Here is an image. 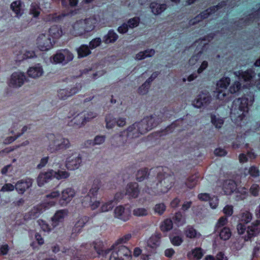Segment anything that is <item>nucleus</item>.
<instances>
[{
  "label": "nucleus",
  "instance_id": "f257e3e1",
  "mask_svg": "<svg viewBox=\"0 0 260 260\" xmlns=\"http://www.w3.org/2000/svg\"><path fill=\"white\" fill-rule=\"evenodd\" d=\"M169 118L168 111H162L144 118L128 126L125 129L114 135L112 142L116 146H123L132 142L133 139L144 135L158 124Z\"/></svg>",
  "mask_w": 260,
  "mask_h": 260
},
{
  "label": "nucleus",
  "instance_id": "f03ea898",
  "mask_svg": "<svg viewBox=\"0 0 260 260\" xmlns=\"http://www.w3.org/2000/svg\"><path fill=\"white\" fill-rule=\"evenodd\" d=\"M151 176L146 183L145 191L151 195L165 193L173 186L175 178L166 168L157 167L150 170Z\"/></svg>",
  "mask_w": 260,
  "mask_h": 260
},
{
  "label": "nucleus",
  "instance_id": "7ed1b4c3",
  "mask_svg": "<svg viewBox=\"0 0 260 260\" xmlns=\"http://www.w3.org/2000/svg\"><path fill=\"white\" fill-rule=\"evenodd\" d=\"M96 22L97 20L94 17L77 21L72 25L71 33L75 36L85 37L94 29Z\"/></svg>",
  "mask_w": 260,
  "mask_h": 260
},
{
  "label": "nucleus",
  "instance_id": "20e7f679",
  "mask_svg": "<svg viewBox=\"0 0 260 260\" xmlns=\"http://www.w3.org/2000/svg\"><path fill=\"white\" fill-rule=\"evenodd\" d=\"M47 138L49 140L47 149L51 153H56L61 150H64L71 146L69 140L60 135L49 134L47 135Z\"/></svg>",
  "mask_w": 260,
  "mask_h": 260
},
{
  "label": "nucleus",
  "instance_id": "39448f33",
  "mask_svg": "<svg viewBox=\"0 0 260 260\" xmlns=\"http://www.w3.org/2000/svg\"><path fill=\"white\" fill-rule=\"evenodd\" d=\"M248 100L245 97L238 98L234 101L231 109L232 119L237 121L241 120L248 111Z\"/></svg>",
  "mask_w": 260,
  "mask_h": 260
},
{
  "label": "nucleus",
  "instance_id": "423d86ee",
  "mask_svg": "<svg viewBox=\"0 0 260 260\" xmlns=\"http://www.w3.org/2000/svg\"><path fill=\"white\" fill-rule=\"evenodd\" d=\"M73 54L68 49H61L57 51L50 58V60L54 63H60L65 65L71 61L74 58Z\"/></svg>",
  "mask_w": 260,
  "mask_h": 260
},
{
  "label": "nucleus",
  "instance_id": "0eeeda50",
  "mask_svg": "<svg viewBox=\"0 0 260 260\" xmlns=\"http://www.w3.org/2000/svg\"><path fill=\"white\" fill-rule=\"evenodd\" d=\"M25 79V76L23 73L16 72L10 76L7 83L10 88L16 89L20 87L24 83Z\"/></svg>",
  "mask_w": 260,
  "mask_h": 260
},
{
  "label": "nucleus",
  "instance_id": "6e6552de",
  "mask_svg": "<svg viewBox=\"0 0 260 260\" xmlns=\"http://www.w3.org/2000/svg\"><path fill=\"white\" fill-rule=\"evenodd\" d=\"M211 100V96L208 92L202 91L193 101L192 105L196 108H201L210 104Z\"/></svg>",
  "mask_w": 260,
  "mask_h": 260
},
{
  "label": "nucleus",
  "instance_id": "1a4fd4ad",
  "mask_svg": "<svg viewBox=\"0 0 260 260\" xmlns=\"http://www.w3.org/2000/svg\"><path fill=\"white\" fill-rule=\"evenodd\" d=\"M37 47L41 51H47L53 46L51 39L48 35L40 34L36 40Z\"/></svg>",
  "mask_w": 260,
  "mask_h": 260
},
{
  "label": "nucleus",
  "instance_id": "9d476101",
  "mask_svg": "<svg viewBox=\"0 0 260 260\" xmlns=\"http://www.w3.org/2000/svg\"><path fill=\"white\" fill-rule=\"evenodd\" d=\"M260 233V220H256L249 225L246 230L243 238L245 241H251Z\"/></svg>",
  "mask_w": 260,
  "mask_h": 260
},
{
  "label": "nucleus",
  "instance_id": "9b49d317",
  "mask_svg": "<svg viewBox=\"0 0 260 260\" xmlns=\"http://www.w3.org/2000/svg\"><path fill=\"white\" fill-rule=\"evenodd\" d=\"M82 163V156L79 153H73L67 158L66 166L70 170H74L78 169Z\"/></svg>",
  "mask_w": 260,
  "mask_h": 260
},
{
  "label": "nucleus",
  "instance_id": "f8f14e48",
  "mask_svg": "<svg viewBox=\"0 0 260 260\" xmlns=\"http://www.w3.org/2000/svg\"><path fill=\"white\" fill-rule=\"evenodd\" d=\"M76 194L74 189L68 187L64 189L61 193V197L59 200V204L61 206L67 205L73 199Z\"/></svg>",
  "mask_w": 260,
  "mask_h": 260
},
{
  "label": "nucleus",
  "instance_id": "ddd939ff",
  "mask_svg": "<svg viewBox=\"0 0 260 260\" xmlns=\"http://www.w3.org/2000/svg\"><path fill=\"white\" fill-rule=\"evenodd\" d=\"M60 196V192L58 190H53L46 196V199L43 204L44 208H49L55 206L56 200Z\"/></svg>",
  "mask_w": 260,
  "mask_h": 260
},
{
  "label": "nucleus",
  "instance_id": "4468645a",
  "mask_svg": "<svg viewBox=\"0 0 260 260\" xmlns=\"http://www.w3.org/2000/svg\"><path fill=\"white\" fill-rule=\"evenodd\" d=\"M115 217L126 221L129 219L131 212L128 208H125L122 206L117 207L114 210Z\"/></svg>",
  "mask_w": 260,
  "mask_h": 260
},
{
  "label": "nucleus",
  "instance_id": "2eb2a0df",
  "mask_svg": "<svg viewBox=\"0 0 260 260\" xmlns=\"http://www.w3.org/2000/svg\"><path fill=\"white\" fill-rule=\"evenodd\" d=\"M27 74L29 77L33 79H37L41 77L44 74L42 66L38 63L29 68Z\"/></svg>",
  "mask_w": 260,
  "mask_h": 260
},
{
  "label": "nucleus",
  "instance_id": "dca6fc26",
  "mask_svg": "<svg viewBox=\"0 0 260 260\" xmlns=\"http://www.w3.org/2000/svg\"><path fill=\"white\" fill-rule=\"evenodd\" d=\"M96 198L88 195L85 196L82 201V205L85 207H89L92 210L97 209L100 203L96 200Z\"/></svg>",
  "mask_w": 260,
  "mask_h": 260
},
{
  "label": "nucleus",
  "instance_id": "f3484780",
  "mask_svg": "<svg viewBox=\"0 0 260 260\" xmlns=\"http://www.w3.org/2000/svg\"><path fill=\"white\" fill-rule=\"evenodd\" d=\"M54 171L49 170L46 172H41L37 178V183L39 186H43L53 177Z\"/></svg>",
  "mask_w": 260,
  "mask_h": 260
},
{
  "label": "nucleus",
  "instance_id": "a211bd4d",
  "mask_svg": "<svg viewBox=\"0 0 260 260\" xmlns=\"http://www.w3.org/2000/svg\"><path fill=\"white\" fill-rule=\"evenodd\" d=\"M68 211L66 209L57 211L51 218L52 225L53 228L57 226L59 223L63 221L64 217L67 216Z\"/></svg>",
  "mask_w": 260,
  "mask_h": 260
},
{
  "label": "nucleus",
  "instance_id": "6ab92c4d",
  "mask_svg": "<svg viewBox=\"0 0 260 260\" xmlns=\"http://www.w3.org/2000/svg\"><path fill=\"white\" fill-rule=\"evenodd\" d=\"M33 182L32 179L27 178L25 180H20L15 184V188L19 193L22 194L31 185Z\"/></svg>",
  "mask_w": 260,
  "mask_h": 260
},
{
  "label": "nucleus",
  "instance_id": "aec40b11",
  "mask_svg": "<svg viewBox=\"0 0 260 260\" xmlns=\"http://www.w3.org/2000/svg\"><path fill=\"white\" fill-rule=\"evenodd\" d=\"M43 204L40 206L35 207L29 212L24 215V220H29L38 218L40 214L43 212Z\"/></svg>",
  "mask_w": 260,
  "mask_h": 260
},
{
  "label": "nucleus",
  "instance_id": "412c9836",
  "mask_svg": "<svg viewBox=\"0 0 260 260\" xmlns=\"http://www.w3.org/2000/svg\"><path fill=\"white\" fill-rule=\"evenodd\" d=\"M234 74L239 78L243 79L244 81H249L253 78L255 75L254 72L251 69L247 70L246 71H239L234 72Z\"/></svg>",
  "mask_w": 260,
  "mask_h": 260
},
{
  "label": "nucleus",
  "instance_id": "4be33fe9",
  "mask_svg": "<svg viewBox=\"0 0 260 260\" xmlns=\"http://www.w3.org/2000/svg\"><path fill=\"white\" fill-rule=\"evenodd\" d=\"M253 21H255L257 23V24L260 23V8L256 11H255L254 13L250 14L249 17L245 20L243 19H241L239 23H243V24L240 26L242 27V26L248 24Z\"/></svg>",
  "mask_w": 260,
  "mask_h": 260
},
{
  "label": "nucleus",
  "instance_id": "5701e85b",
  "mask_svg": "<svg viewBox=\"0 0 260 260\" xmlns=\"http://www.w3.org/2000/svg\"><path fill=\"white\" fill-rule=\"evenodd\" d=\"M170 239L172 244L175 246H179L183 240L181 232L179 230H174L170 235Z\"/></svg>",
  "mask_w": 260,
  "mask_h": 260
},
{
  "label": "nucleus",
  "instance_id": "b1692460",
  "mask_svg": "<svg viewBox=\"0 0 260 260\" xmlns=\"http://www.w3.org/2000/svg\"><path fill=\"white\" fill-rule=\"evenodd\" d=\"M94 249L99 255H106L109 253L110 249L106 248L103 242L98 241L92 243Z\"/></svg>",
  "mask_w": 260,
  "mask_h": 260
},
{
  "label": "nucleus",
  "instance_id": "393cba45",
  "mask_svg": "<svg viewBox=\"0 0 260 260\" xmlns=\"http://www.w3.org/2000/svg\"><path fill=\"white\" fill-rule=\"evenodd\" d=\"M126 194L130 197L136 198L139 194L138 184L137 183H129L126 187Z\"/></svg>",
  "mask_w": 260,
  "mask_h": 260
},
{
  "label": "nucleus",
  "instance_id": "a878e982",
  "mask_svg": "<svg viewBox=\"0 0 260 260\" xmlns=\"http://www.w3.org/2000/svg\"><path fill=\"white\" fill-rule=\"evenodd\" d=\"M112 253L117 254L116 255L118 257L122 258V257H129L131 255V251L128 248L125 246L121 245L112 252Z\"/></svg>",
  "mask_w": 260,
  "mask_h": 260
},
{
  "label": "nucleus",
  "instance_id": "bb28decb",
  "mask_svg": "<svg viewBox=\"0 0 260 260\" xmlns=\"http://www.w3.org/2000/svg\"><path fill=\"white\" fill-rule=\"evenodd\" d=\"M11 8L18 17L21 16L23 13L22 4L20 1L13 2L11 5Z\"/></svg>",
  "mask_w": 260,
  "mask_h": 260
},
{
  "label": "nucleus",
  "instance_id": "cd10ccee",
  "mask_svg": "<svg viewBox=\"0 0 260 260\" xmlns=\"http://www.w3.org/2000/svg\"><path fill=\"white\" fill-rule=\"evenodd\" d=\"M117 34L112 29L110 30L108 34L105 35L103 41L105 44L113 43L118 39Z\"/></svg>",
  "mask_w": 260,
  "mask_h": 260
},
{
  "label": "nucleus",
  "instance_id": "c85d7f7f",
  "mask_svg": "<svg viewBox=\"0 0 260 260\" xmlns=\"http://www.w3.org/2000/svg\"><path fill=\"white\" fill-rule=\"evenodd\" d=\"M203 250L200 247H196L188 253L189 258L194 260H199L203 256Z\"/></svg>",
  "mask_w": 260,
  "mask_h": 260
},
{
  "label": "nucleus",
  "instance_id": "c756f323",
  "mask_svg": "<svg viewBox=\"0 0 260 260\" xmlns=\"http://www.w3.org/2000/svg\"><path fill=\"white\" fill-rule=\"evenodd\" d=\"M85 124L82 113L78 114L71 121V125L77 128H80Z\"/></svg>",
  "mask_w": 260,
  "mask_h": 260
},
{
  "label": "nucleus",
  "instance_id": "7c9ffc66",
  "mask_svg": "<svg viewBox=\"0 0 260 260\" xmlns=\"http://www.w3.org/2000/svg\"><path fill=\"white\" fill-rule=\"evenodd\" d=\"M150 8L152 12L154 15H159L166 9L167 5L165 4H160L156 3H152L150 4Z\"/></svg>",
  "mask_w": 260,
  "mask_h": 260
},
{
  "label": "nucleus",
  "instance_id": "2f4dec72",
  "mask_svg": "<svg viewBox=\"0 0 260 260\" xmlns=\"http://www.w3.org/2000/svg\"><path fill=\"white\" fill-rule=\"evenodd\" d=\"M49 35L54 39H58L63 35L61 27L58 25L52 26L49 30Z\"/></svg>",
  "mask_w": 260,
  "mask_h": 260
},
{
  "label": "nucleus",
  "instance_id": "473e14b6",
  "mask_svg": "<svg viewBox=\"0 0 260 260\" xmlns=\"http://www.w3.org/2000/svg\"><path fill=\"white\" fill-rule=\"evenodd\" d=\"M101 182L99 180H94L87 195L90 196L91 197H96L99 190L101 187Z\"/></svg>",
  "mask_w": 260,
  "mask_h": 260
},
{
  "label": "nucleus",
  "instance_id": "72a5a7b5",
  "mask_svg": "<svg viewBox=\"0 0 260 260\" xmlns=\"http://www.w3.org/2000/svg\"><path fill=\"white\" fill-rule=\"evenodd\" d=\"M184 232L186 237L190 239L199 238L201 236V234L191 226H187Z\"/></svg>",
  "mask_w": 260,
  "mask_h": 260
},
{
  "label": "nucleus",
  "instance_id": "f704fd0d",
  "mask_svg": "<svg viewBox=\"0 0 260 260\" xmlns=\"http://www.w3.org/2000/svg\"><path fill=\"white\" fill-rule=\"evenodd\" d=\"M89 46L86 45H82L77 49L78 56L79 58L84 57L91 53Z\"/></svg>",
  "mask_w": 260,
  "mask_h": 260
},
{
  "label": "nucleus",
  "instance_id": "c9c22d12",
  "mask_svg": "<svg viewBox=\"0 0 260 260\" xmlns=\"http://www.w3.org/2000/svg\"><path fill=\"white\" fill-rule=\"evenodd\" d=\"M237 185L235 182L233 180H226L224 183V188L225 191L229 193L233 192L236 190Z\"/></svg>",
  "mask_w": 260,
  "mask_h": 260
},
{
  "label": "nucleus",
  "instance_id": "e433bc0d",
  "mask_svg": "<svg viewBox=\"0 0 260 260\" xmlns=\"http://www.w3.org/2000/svg\"><path fill=\"white\" fill-rule=\"evenodd\" d=\"M160 230L163 232L170 231L173 228V222L171 219L167 218L164 220L160 226Z\"/></svg>",
  "mask_w": 260,
  "mask_h": 260
},
{
  "label": "nucleus",
  "instance_id": "4c0bfd02",
  "mask_svg": "<svg viewBox=\"0 0 260 260\" xmlns=\"http://www.w3.org/2000/svg\"><path fill=\"white\" fill-rule=\"evenodd\" d=\"M116 118L111 114H108L105 117L106 127L108 129H111L116 125Z\"/></svg>",
  "mask_w": 260,
  "mask_h": 260
},
{
  "label": "nucleus",
  "instance_id": "58836bf2",
  "mask_svg": "<svg viewBox=\"0 0 260 260\" xmlns=\"http://www.w3.org/2000/svg\"><path fill=\"white\" fill-rule=\"evenodd\" d=\"M211 120L212 123L218 128H221L224 123L223 119L218 115L213 114L211 115Z\"/></svg>",
  "mask_w": 260,
  "mask_h": 260
},
{
  "label": "nucleus",
  "instance_id": "ea45409f",
  "mask_svg": "<svg viewBox=\"0 0 260 260\" xmlns=\"http://www.w3.org/2000/svg\"><path fill=\"white\" fill-rule=\"evenodd\" d=\"M220 239L223 240H228L231 236V232L230 229L228 227H224L222 229L218 230Z\"/></svg>",
  "mask_w": 260,
  "mask_h": 260
},
{
  "label": "nucleus",
  "instance_id": "a19ab883",
  "mask_svg": "<svg viewBox=\"0 0 260 260\" xmlns=\"http://www.w3.org/2000/svg\"><path fill=\"white\" fill-rule=\"evenodd\" d=\"M160 234H156L152 236L148 241V244L151 247H154L158 246L159 244Z\"/></svg>",
  "mask_w": 260,
  "mask_h": 260
},
{
  "label": "nucleus",
  "instance_id": "79ce46f5",
  "mask_svg": "<svg viewBox=\"0 0 260 260\" xmlns=\"http://www.w3.org/2000/svg\"><path fill=\"white\" fill-rule=\"evenodd\" d=\"M105 141V137L104 136H96L93 140H88L87 143L92 146L96 145H101Z\"/></svg>",
  "mask_w": 260,
  "mask_h": 260
},
{
  "label": "nucleus",
  "instance_id": "37998d69",
  "mask_svg": "<svg viewBox=\"0 0 260 260\" xmlns=\"http://www.w3.org/2000/svg\"><path fill=\"white\" fill-rule=\"evenodd\" d=\"M218 7H219V6H218V5L213 6V7H211V8L206 10L205 11H203L199 15L200 16H202V20L203 19L207 18L209 17V16H210L212 14L215 13L216 12V11H217L218 10Z\"/></svg>",
  "mask_w": 260,
  "mask_h": 260
},
{
  "label": "nucleus",
  "instance_id": "c03bdc74",
  "mask_svg": "<svg viewBox=\"0 0 260 260\" xmlns=\"http://www.w3.org/2000/svg\"><path fill=\"white\" fill-rule=\"evenodd\" d=\"M198 176L193 175L189 177L185 182L186 186L189 188H192L197 183Z\"/></svg>",
  "mask_w": 260,
  "mask_h": 260
},
{
  "label": "nucleus",
  "instance_id": "a18cd8bd",
  "mask_svg": "<svg viewBox=\"0 0 260 260\" xmlns=\"http://www.w3.org/2000/svg\"><path fill=\"white\" fill-rule=\"evenodd\" d=\"M88 217L87 216H82L79 218L78 221L76 222L75 228L79 231L83 228L86 223L88 221Z\"/></svg>",
  "mask_w": 260,
  "mask_h": 260
},
{
  "label": "nucleus",
  "instance_id": "49530a36",
  "mask_svg": "<svg viewBox=\"0 0 260 260\" xmlns=\"http://www.w3.org/2000/svg\"><path fill=\"white\" fill-rule=\"evenodd\" d=\"M140 22V18L139 17H134L129 19L127 22V25L129 28L133 29L137 27Z\"/></svg>",
  "mask_w": 260,
  "mask_h": 260
},
{
  "label": "nucleus",
  "instance_id": "de8ad7c7",
  "mask_svg": "<svg viewBox=\"0 0 260 260\" xmlns=\"http://www.w3.org/2000/svg\"><path fill=\"white\" fill-rule=\"evenodd\" d=\"M35 57H36V55L34 51L26 50L24 51L22 56L21 57L18 56L17 58L19 61H22Z\"/></svg>",
  "mask_w": 260,
  "mask_h": 260
},
{
  "label": "nucleus",
  "instance_id": "09e8293b",
  "mask_svg": "<svg viewBox=\"0 0 260 260\" xmlns=\"http://www.w3.org/2000/svg\"><path fill=\"white\" fill-rule=\"evenodd\" d=\"M53 177L58 180L66 179L70 176V173L66 171L59 170L57 172L54 171Z\"/></svg>",
  "mask_w": 260,
  "mask_h": 260
},
{
  "label": "nucleus",
  "instance_id": "8fccbe9b",
  "mask_svg": "<svg viewBox=\"0 0 260 260\" xmlns=\"http://www.w3.org/2000/svg\"><path fill=\"white\" fill-rule=\"evenodd\" d=\"M231 79L229 77H224L220 79L217 83L218 88L225 89L229 85Z\"/></svg>",
  "mask_w": 260,
  "mask_h": 260
},
{
  "label": "nucleus",
  "instance_id": "3c124183",
  "mask_svg": "<svg viewBox=\"0 0 260 260\" xmlns=\"http://www.w3.org/2000/svg\"><path fill=\"white\" fill-rule=\"evenodd\" d=\"M148 175V170L146 168L138 171L136 174V179L138 181H142L146 178Z\"/></svg>",
  "mask_w": 260,
  "mask_h": 260
},
{
  "label": "nucleus",
  "instance_id": "603ef678",
  "mask_svg": "<svg viewBox=\"0 0 260 260\" xmlns=\"http://www.w3.org/2000/svg\"><path fill=\"white\" fill-rule=\"evenodd\" d=\"M132 238V234L130 233L126 234L121 237L119 238L115 242V245L122 244L127 243Z\"/></svg>",
  "mask_w": 260,
  "mask_h": 260
},
{
  "label": "nucleus",
  "instance_id": "864d4df0",
  "mask_svg": "<svg viewBox=\"0 0 260 260\" xmlns=\"http://www.w3.org/2000/svg\"><path fill=\"white\" fill-rule=\"evenodd\" d=\"M133 213L135 216L138 217L145 216L148 214L147 209L144 208H136L133 210Z\"/></svg>",
  "mask_w": 260,
  "mask_h": 260
},
{
  "label": "nucleus",
  "instance_id": "5fc2aeb1",
  "mask_svg": "<svg viewBox=\"0 0 260 260\" xmlns=\"http://www.w3.org/2000/svg\"><path fill=\"white\" fill-rule=\"evenodd\" d=\"M82 115L86 123L92 119L95 118L98 116L97 113L92 111H88L85 113H83Z\"/></svg>",
  "mask_w": 260,
  "mask_h": 260
},
{
  "label": "nucleus",
  "instance_id": "6e6d98bb",
  "mask_svg": "<svg viewBox=\"0 0 260 260\" xmlns=\"http://www.w3.org/2000/svg\"><path fill=\"white\" fill-rule=\"evenodd\" d=\"M153 209L155 213L161 215L166 211V206L164 203H158L155 205Z\"/></svg>",
  "mask_w": 260,
  "mask_h": 260
},
{
  "label": "nucleus",
  "instance_id": "4d7b16f0",
  "mask_svg": "<svg viewBox=\"0 0 260 260\" xmlns=\"http://www.w3.org/2000/svg\"><path fill=\"white\" fill-rule=\"evenodd\" d=\"M114 207L113 201H110L103 204L101 207V211L102 212H108L112 209Z\"/></svg>",
  "mask_w": 260,
  "mask_h": 260
},
{
  "label": "nucleus",
  "instance_id": "13d9d810",
  "mask_svg": "<svg viewBox=\"0 0 260 260\" xmlns=\"http://www.w3.org/2000/svg\"><path fill=\"white\" fill-rule=\"evenodd\" d=\"M228 222L227 218L225 216L221 217L217 221L215 229V232H218L220 228L226 224Z\"/></svg>",
  "mask_w": 260,
  "mask_h": 260
},
{
  "label": "nucleus",
  "instance_id": "bf43d9fd",
  "mask_svg": "<svg viewBox=\"0 0 260 260\" xmlns=\"http://www.w3.org/2000/svg\"><path fill=\"white\" fill-rule=\"evenodd\" d=\"M174 219L175 221L179 225H182L185 222V218L180 212L176 213Z\"/></svg>",
  "mask_w": 260,
  "mask_h": 260
},
{
  "label": "nucleus",
  "instance_id": "052dcab7",
  "mask_svg": "<svg viewBox=\"0 0 260 260\" xmlns=\"http://www.w3.org/2000/svg\"><path fill=\"white\" fill-rule=\"evenodd\" d=\"M58 96L61 100H65L71 96L69 90L66 89H61L58 91Z\"/></svg>",
  "mask_w": 260,
  "mask_h": 260
},
{
  "label": "nucleus",
  "instance_id": "680f3d73",
  "mask_svg": "<svg viewBox=\"0 0 260 260\" xmlns=\"http://www.w3.org/2000/svg\"><path fill=\"white\" fill-rule=\"evenodd\" d=\"M252 219V214L248 211L244 212L241 215V221L244 223L249 222Z\"/></svg>",
  "mask_w": 260,
  "mask_h": 260
},
{
  "label": "nucleus",
  "instance_id": "e2e57ef3",
  "mask_svg": "<svg viewBox=\"0 0 260 260\" xmlns=\"http://www.w3.org/2000/svg\"><path fill=\"white\" fill-rule=\"evenodd\" d=\"M30 13L33 15L35 17L38 16L40 14V9L38 4L33 3L31 5Z\"/></svg>",
  "mask_w": 260,
  "mask_h": 260
},
{
  "label": "nucleus",
  "instance_id": "0e129e2a",
  "mask_svg": "<svg viewBox=\"0 0 260 260\" xmlns=\"http://www.w3.org/2000/svg\"><path fill=\"white\" fill-rule=\"evenodd\" d=\"M241 84L239 81H235L230 88V91L232 93H236L241 88Z\"/></svg>",
  "mask_w": 260,
  "mask_h": 260
},
{
  "label": "nucleus",
  "instance_id": "69168bd1",
  "mask_svg": "<svg viewBox=\"0 0 260 260\" xmlns=\"http://www.w3.org/2000/svg\"><path fill=\"white\" fill-rule=\"evenodd\" d=\"M102 40L100 38H96L89 42V47L91 49H94L99 46Z\"/></svg>",
  "mask_w": 260,
  "mask_h": 260
},
{
  "label": "nucleus",
  "instance_id": "338daca9",
  "mask_svg": "<svg viewBox=\"0 0 260 260\" xmlns=\"http://www.w3.org/2000/svg\"><path fill=\"white\" fill-rule=\"evenodd\" d=\"M150 87V85L146 83H144L138 89V93L140 94H145L148 91Z\"/></svg>",
  "mask_w": 260,
  "mask_h": 260
},
{
  "label": "nucleus",
  "instance_id": "774afa93",
  "mask_svg": "<svg viewBox=\"0 0 260 260\" xmlns=\"http://www.w3.org/2000/svg\"><path fill=\"white\" fill-rule=\"evenodd\" d=\"M252 256L254 257H260V241L256 243V245L254 246L253 252Z\"/></svg>",
  "mask_w": 260,
  "mask_h": 260
}]
</instances>
